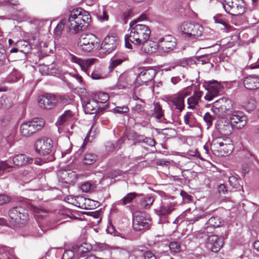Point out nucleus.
<instances>
[{
    "mask_svg": "<svg viewBox=\"0 0 259 259\" xmlns=\"http://www.w3.org/2000/svg\"><path fill=\"white\" fill-rule=\"evenodd\" d=\"M28 209H30L37 218H43L47 214V212L42 208L21 203L10 209V223L14 226L19 227L21 225L26 224L29 220Z\"/></svg>",
    "mask_w": 259,
    "mask_h": 259,
    "instance_id": "f257e3e1",
    "label": "nucleus"
},
{
    "mask_svg": "<svg viewBox=\"0 0 259 259\" xmlns=\"http://www.w3.org/2000/svg\"><path fill=\"white\" fill-rule=\"evenodd\" d=\"M130 33L124 36L125 46L126 48L132 49V45L144 47L149 39L151 30L148 26L144 24H136V21L130 23Z\"/></svg>",
    "mask_w": 259,
    "mask_h": 259,
    "instance_id": "f03ea898",
    "label": "nucleus"
},
{
    "mask_svg": "<svg viewBox=\"0 0 259 259\" xmlns=\"http://www.w3.org/2000/svg\"><path fill=\"white\" fill-rule=\"evenodd\" d=\"M91 15L82 9H75L70 12L66 28L70 34H76L87 27L91 22Z\"/></svg>",
    "mask_w": 259,
    "mask_h": 259,
    "instance_id": "7ed1b4c3",
    "label": "nucleus"
},
{
    "mask_svg": "<svg viewBox=\"0 0 259 259\" xmlns=\"http://www.w3.org/2000/svg\"><path fill=\"white\" fill-rule=\"evenodd\" d=\"M35 152L44 156V162L52 161L55 159L53 143L52 139L44 138L37 140L34 144Z\"/></svg>",
    "mask_w": 259,
    "mask_h": 259,
    "instance_id": "20e7f679",
    "label": "nucleus"
},
{
    "mask_svg": "<svg viewBox=\"0 0 259 259\" xmlns=\"http://www.w3.org/2000/svg\"><path fill=\"white\" fill-rule=\"evenodd\" d=\"M151 46V50H148L145 52L147 53H152L154 52L157 47L159 50L164 53H169L173 51L176 47L177 41L176 38L171 35H166L160 38L157 43V45L154 42L149 44Z\"/></svg>",
    "mask_w": 259,
    "mask_h": 259,
    "instance_id": "39448f33",
    "label": "nucleus"
},
{
    "mask_svg": "<svg viewBox=\"0 0 259 259\" xmlns=\"http://www.w3.org/2000/svg\"><path fill=\"white\" fill-rule=\"evenodd\" d=\"M98 46L96 36L92 33L82 34L77 41L79 50L84 53L93 51Z\"/></svg>",
    "mask_w": 259,
    "mask_h": 259,
    "instance_id": "423d86ee",
    "label": "nucleus"
},
{
    "mask_svg": "<svg viewBox=\"0 0 259 259\" xmlns=\"http://www.w3.org/2000/svg\"><path fill=\"white\" fill-rule=\"evenodd\" d=\"M44 125L42 119L34 118L23 123L20 127V132L22 136L27 137L41 129Z\"/></svg>",
    "mask_w": 259,
    "mask_h": 259,
    "instance_id": "0eeeda50",
    "label": "nucleus"
},
{
    "mask_svg": "<svg viewBox=\"0 0 259 259\" xmlns=\"http://www.w3.org/2000/svg\"><path fill=\"white\" fill-rule=\"evenodd\" d=\"M222 5L227 13L233 16L241 15L244 12L242 0H224Z\"/></svg>",
    "mask_w": 259,
    "mask_h": 259,
    "instance_id": "6e6552de",
    "label": "nucleus"
},
{
    "mask_svg": "<svg viewBox=\"0 0 259 259\" xmlns=\"http://www.w3.org/2000/svg\"><path fill=\"white\" fill-rule=\"evenodd\" d=\"M157 72L155 69L150 67H143L139 69V74L136 78V83L140 85L153 79Z\"/></svg>",
    "mask_w": 259,
    "mask_h": 259,
    "instance_id": "1a4fd4ad",
    "label": "nucleus"
},
{
    "mask_svg": "<svg viewBox=\"0 0 259 259\" xmlns=\"http://www.w3.org/2000/svg\"><path fill=\"white\" fill-rule=\"evenodd\" d=\"M70 60L72 62L78 65L81 70L85 73L88 76L90 75L89 68L96 62L98 60L96 58H89L87 59H82L73 54L69 55Z\"/></svg>",
    "mask_w": 259,
    "mask_h": 259,
    "instance_id": "9d476101",
    "label": "nucleus"
},
{
    "mask_svg": "<svg viewBox=\"0 0 259 259\" xmlns=\"http://www.w3.org/2000/svg\"><path fill=\"white\" fill-rule=\"evenodd\" d=\"M188 95L186 92H182L175 94L168 98V104L171 108L175 107L176 109L181 112L184 108V99Z\"/></svg>",
    "mask_w": 259,
    "mask_h": 259,
    "instance_id": "9b49d317",
    "label": "nucleus"
},
{
    "mask_svg": "<svg viewBox=\"0 0 259 259\" xmlns=\"http://www.w3.org/2000/svg\"><path fill=\"white\" fill-rule=\"evenodd\" d=\"M175 204L169 201H162L159 206L154 211L160 220L165 219L175 209Z\"/></svg>",
    "mask_w": 259,
    "mask_h": 259,
    "instance_id": "f8f14e48",
    "label": "nucleus"
},
{
    "mask_svg": "<svg viewBox=\"0 0 259 259\" xmlns=\"http://www.w3.org/2000/svg\"><path fill=\"white\" fill-rule=\"evenodd\" d=\"M119 45V38L116 35L106 37L103 40L101 47L105 53L109 54L115 50Z\"/></svg>",
    "mask_w": 259,
    "mask_h": 259,
    "instance_id": "ddd939ff",
    "label": "nucleus"
},
{
    "mask_svg": "<svg viewBox=\"0 0 259 259\" xmlns=\"http://www.w3.org/2000/svg\"><path fill=\"white\" fill-rule=\"evenodd\" d=\"M58 102L57 97L53 94H46L39 97L38 102L39 106L46 109H50L56 106Z\"/></svg>",
    "mask_w": 259,
    "mask_h": 259,
    "instance_id": "4468645a",
    "label": "nucleus"
},
{
    "mask_svg": "<svg viewBox=\"0 0 259 259\" xmlns=\"http://www.w3.org/2000/svg\"><path fill=\"white\" fill-rule=\"evenodd\" d=\"M209 215L208 212L205 211L204 210L197 208L192 211L189 210L186 212V220L190 224H193L200 220L205 219Z\"/></svg>",
    "mask_w": 259,
    "mask_h": 259,
    "instance_id": "2eb2a0df",
    "label": "nucleus"
},
{
    "mask_svg": "<svg viewBox=\"0 0 259 259\" xmlns=\"http://www.w3.org/2000/svg\"><path fill=\"white\" fill-rule=\"evenodd\" d=\"M229 118L233 126L237 129L242 128L246 124V117L240 111L234 110Z\"/></svg>",
    "mask_w": 259,
    "mask_h": 259,
    "instance_id": "dca6fc26",
    "label": "nucleus"
},
{
    "mask_svg": "<svg viewBox=\"0 0 259 259\" xmlns=\"http://www.w3.org/2000/svg\"><path fill=\"white\" fill-rule=\"evenodd\" d=\"M222 88L221 84L217 81H209L207 88V93L204 97L205 99L208 101L212 100L214 98L220 95L222 91Z\"/></svg>",
    "mask_w": 259,
    "mask_h": 259,
    "instance_id": "f3484780",
    "label": "nucleus"
},
{
    "mask_svg": "<svg viewBox=\"0 0 259 259\" xmlns=\"http://www.w3.org/2000/svg\"><path fill=\"white\" fill-rule=\"evenodd\" d=\"M133 226L134 229L137 231L148 229L150 226V220L143 214L137 215L134 217Z\"/></svg>",
    "mask_w": 259,
    "mask_h": 259,
    "instance_id": "a211bd4d",
    "label": "nucleus"
},
{
    "mask_svg": "<svg viewBox=\"0 0 259 259\" xmlns=\"http://www.w3.org/2000/svg\"><path fill=\"white\" fill-rule=\"evenodd\" d=\"M223 244V240L218 236L212 235L208 237L207 247L212 252L219 251Z\"/></svg>",
    "mask_w": 259,
    "mask_h": 259,
    "instance_id": "6ab92c4d",
    "label": "nucleus"
},
{
    "mask_svg": "<svg viewBox=\"0 0 259 259\" xmlns=\"http://www.w3.org/2000/svg\"><path fill=\"white\" fill-rule=\"evenodd\" d=\"M217 128L221 134L229 135L232 133L233 125L230 120L223 119L219 122Z\"/></svg>",
    "mask_w": 259,
    "mask_h": 259,
    "instance_id": "aec40b11",
    "label": "nucleus"
},
{
    "mask_svg": "<svg viewBox=\"0 0 259 259\" xmlns=\"http://www.w3.org/2000/svg\"><path fill=\"white\" fill-rule=\"evenodd\" d=\"M244 85L248 90H255L259 88V76L249 75L243 80Z\"/></svg>",
    "mask_w": 259,
    "mask_h": 259,
    "instance_id": "412c9836",
    "label": "nucleus"
},
{
    "mask_svg": "<svg viewBox=\"0 0 259 259\" xmlns=\"http://www.w3.org/2000/svg\"><path fill=\"white\" fill-rule=\"evenodd\" d=\"M82 106L86 114H91L96 113L99 109L97 102L93 99L89 100L87 102L83 101L82 102Z\"/></svg>",
    "mask_w": 259,
    "mask_h": 259,
    "instance_id": "4be33fe9",
    "label": "nucleus"
},
{
    "mask_svg": "<svg viewBox=\"0 0 259 259\" xmlns=\"http://www.w3.org/2000/svg\"><path fill=\"white\" fill-rule=\"evenodd\" d=\"M13 163L17 166H23L32 162L33 159L25 154H20L13 158Z\"/></svg>",
    "mask_w": 259,
    "mask_h": 259,
    "instance_id": "5701e85b",
    "label": "nucleus"
},
{
    "mask_svg": "<svg viewBox=\"0 0 259 259\" xmlns=\"http://www.w3.org/2000/svg\"><path fill=\"white\" fill-rule=\"evenodd\" d=\"M138 196V194L135 192L130 193L126 194L121 199L114 202L113 204V207H116L117 206L125 205L130 204L133 200ZM116 209V208H115Z\"/></svg>",
    "mask_w": 259,
    "mask_h": 259,
    "instance_id": "b1692460",
    "label": "nucleus"
},
{
    "mask_svg": "<svg viewBox=\"0 0 259 259\" xmlns=\"http://www.w3.org/2000/svg\"><path fill=\"white\" fill-rule=\"evenodd\" d=\"M14 257V248L6 246H0V259H12Z\"/></svg>",
    "mask_w": 259,
    "mask_h": 259,
    "instance_id": "393cba45",
    "label": "nucleus"
},
{
    "mask_svg": "<svg viewBox=\"0 0 259 259\" xmlns=\"http://www.w3.org/2000/svg\"><path fill=\"white\" fill-rule=\"evenodd\" d=\"M203 95V92L197 91L194 93L192 97L187 99L188 108L194 109L195 106L198 104L199 101Z\"/></svg>",
    "mask_w": 259,
    "mask_h": 259,
    "instance_id": "a878e982",
    "label": "nucleus"
},
{
    "mask_svg": "<svg viewBox=\"0 0 259 259\" xmlns=\"http://www.w3.org/2000/svg\"><path fill=\"white\" fill-rule=\"evenodd\" d=\"M217 101L219 103H221L228 116L231 112L234 111L233 110V103L231 100L227 98H221Z\"/></svg>",
    "mask_w": 259,
    "mask_h": 259,
    "instance_id": "bb28decb",
    "label": "nucleus"
},
{
    "mask_svg": "<svg viewBox=\"0 0 259 259\" xmlns=\"http://www.w3.org/2000/svg\"><path fill=\"white\" fill-rule=\"evenodd\" d=\"M217 101L219 103H221L228 116L231 112L234 111L233 110V103L231 100L227 98H221Z\"/></svg>",
    "mask_w": 259,
    "mask_h": 259,
    "instance_id": "cd10ccee",
    "label": "nucleus"
},
{
    "mask_svg": "<svg viewBox=\"0 0 259 259\" xmlns=\"http://www.w3.org/2000/svg\"><path fill=\"white\" fill-rule=\"evenodd\" d=\"M226 139H228L224 138L221 137L213 138L210 145V148L211 150L217 152L224 144V143L226 142Z\"/></svg>",
    "mask_w": 259,
    "mask_h": 259,
    "instance_id": "c85d7f7f",
    "label": "nucleus"
},
{
    "mask_svg": "<svg viewBox=\"0 0 259 259\" xmlns=\"http://www.w3.org/2000/svg\"><path fill=\"white\" fill-rule=\"evenodd\" d=\"M192 29L189 37V39L192 40H195L201 36L203 31V27L198 23H194Z\"/></svg>",
    "mask_w": 259,
    "mask_h": 259,
    "instance_id": "c756f323",
    "label": "nucleus"
},
{
    "mask_svg": "<svg viewBox=\"0 0 259 259\" xmlns=\"http://www.w3.org/2000/svg\"><path fill=\"white\" fill-rule=\"evenodd\" d=\"M211 110L215 115L219 117L228 116L221 103H219L217 101L213 103Z\"/></svg>",
    "mask_w": 259,
    "mask_h": 259,
    "instance_id": "7c9ffc66",
    "label": "nucleus"
},
{
    "mask_svg": "<svg viewBox=\"0 0 259 259\" xmlns=\"http://www.w3.org/2000/svg\"><path fill=\"white\" fill-rule=\"evenodd\" d=\"M62 177L64 182L67 184L74 183L77 180V175L75 171L65 170L62 173Z\"/></svg>",
    "mask_w": 259,
    "mask_h": 259,
    "instance_id": "2f4dec72",
    "label": "nucleus"
},
{
    "mask_svg": "<svg viewBox=\"0 0 259 259\" xmlns=\"http://www.w3.org/2000/svg\"><path fill=\"white\" fill-rule=\"evenodd\" d=\"M233 149L232 144L231 143V141L229 139H226V142L224 143L221 148L217 152L219 155L224 156L225 154L231 153Z\"/></svg>",
    "mask_w": 259,
    "mask_h": 259,
    "instance_id": "473e14b6",
    "label": "nucleus"
},
{
    "mask_svg": "<svg viewBox=\"0 0 259 259\" xmlns=\"http://www.w3.org/2000/svg\"><path fill=\"white\" fill-rule=\"evenodd\" d=\"M73 115V114L71 110H68L65 111L58 118V120L56 123V125L58 126L62 125L65 122L69 120Z\"/></svg>",
    "mask_w": 259,
    "mask_h": 259,
    "instance_id": "72a5a7b5",
    "label": "nucleus"
},
{
    "mask_svg": "<svg viewBox=\"0 0 259 259\" xmlns=\"http://www.w3.org/2000/svg\"><path fill=\"white\" fill-rule=\"evenodd\" d=\"M193 24L194 23L184 22L180 26V31L182 34L184 35V37L189 38L190 34H191L190 32L192 31V29L193 27Z\"/></svg>",
    "mask_w": 259,
    "mask_h": 259,
    "instance_id": "f704fd0d",
    "label": "nucleus"
},
{
    "mask_svg": "<svg viewBox=\"0 0 259 259\" xmlns=\"http://www.w3.org/2000/svg\"><path fill=\"white\" fill-rule=\"evenodd\" d=\"M221 221L220 218L218 217H211L206 223V227H211L213 228L219 227L221 225Z\"/></svg>",
    "mask_w": 259,
    "mask_h": 259,
    "instance_id": "c9c22d12",
    "label": "nucleus"
},
{
    "mask_svg": "<svg viewBox=\"0 0 259 259\" xmlns=\"http://www.w3.org/2000/svg\"><path fill=\"white\" fill-rule=\"evenodd\" d=\"M184 123L190 127L195 126V118L192 112H187L184 117Z\"/></svg>",
    "mask_w": 259,
    "mask_h": 259,
    "instance_id": "e433bc0d",
    "label": "nucleus"
},
{
    "mask_svg": "<svg viewBox=\"0 0 259 259\" xmlns=\"http://www.w3.org/2000/svg\"><path fill=\"white\" fill-rule=\"evenodd\" d=\"M90 76L93 79H100L104 78L106 75L103 72L102 69L100 67H96L92 72L90 74Z\"/></svg>",
    "mask_w": 259,
    "mask_h": 259,
    "instance_id": "4c0bfd02",
    "label": "nucleus"
},
{
    "mask_svg": "<svg viewBox=\"0 0 259 259\" xmlns=\"http://www.w3.org/2000/svg\"><path fill=\"white\" fill-rule=\"evenodd\" d=\"M97 156L91 153H87L84 155L82 162L84 164L90 165L94 163L97 160Z\"/></svg>",
    "mask_w": 259,
    "mask_h": 259,
    "instance_id": "58836bf2",
    "label": "nucleus"
},
{
    "mask_svg": "<svg viewBox=\"0 0 259 259\" xmlns=\"http://www.w3.org/2000/svg\"><path fill=\"white\" fill-rule=\"evenodd\" d=\"M54 251L55 250H53ZM56 253L60 255L59 257H56L57 259H71L74 255L73 252L72 250H67L64 252L63 254L61 255L63 250L61 249L56 250Z\"/></svg>",
    "mask_w": 259,
    "mask_h": 259,
    "instance_id": "ea45409f",
    "label": "nucleus"
},
{
    "mask_svg": "<svg viewBox=\"0 0 259 259\" xmlns=\"http://www.w3.org/2000/svg\"><path fill=\"white\" fill-rule=\"evenodd\" d=\"M109 97L107 93L104 92H100L96 96L95 101L97 102L98 104L99 103H104L109 100Z\"/></svg>",
    "mask_w": 259,
    "mask_h": 259,
    "instance_id": "a19ab883",
    "label": "nucleus"
},
{
    "mask_svg": "<svg viewBox=\"0 0 259 259\" xmlns=\"http://www.w3.org/2000/svg\"><path fill=\"white\" fill-rule=\"evenodd\" d=\"M154 202V199L151 197H146L143 198L140 202L141 206L144 209L149 208Z\"/></svg>",
    "mask_w": 259,
    "mask_h": 259,
    "instance_id": "79ce46f5",
    "label": "nucleus"
},
{
    "mask_svg": "<svg viewBox=\"0 0 259 259\" xmlns=\"http://www.w3.org/2000/svg\"><path fill=\"white\" fill-rule=\"evenodd\" d=\"M94 247L97 251H110V247L108 244L103 243H96Z\"/></svg>",
    "mask_w": 259,
    "mask_h": 259,
    "instance_id": "37998d69",
    "label": "nucleus"
},
{
    "mask_svg": "<svg viewBox=\"0 0 259 259\" xmlns=\"http://www.w3.org/2000/svg\"><path fill=\"white\" fill-rule=\"evenodd\" d=\"M169 247L171 252H179L181 248V243L178 241H172L169 243Z\"/></svg>",
    "mask_w": 259,
    "mask_h": 259,
    "instance_id": "c03bdc74",
    "label": "nucleus"
},
{
    "mask_svg": "<svg viewBox=\"0 0 259 259\" xmlns=\"http://www.w3.org/2000/svg\"><path fill=\"white\" fill-rule=\"evenodd\" d=\"M86 199L84 197L78 196L75 200L74 205L80 208L86 209L85 201Z\"/></svg>",
    "mask_w": 259,
    "mask_h": 259,
    "instance_id": "a18cd8bd",
    "label": "nucleus"
},
{
    "mask_svg": "<svg viewBox=\"0 0 259 259\" xmlns=\"http://www.w3.org/2000/svg\"><path fill=\"white\" fill-rule=\"evenodd\" d=\"M126 59V57H123L122 58H117L112 60V62L109 66L110 71H112L117 66L120 64Z\"/></svg>",
    "mask_w": 259,
    "mask_h": 259,
    "instance_id": "49530a36",
    "label": "nucleus"
},
{
    "mask_svg": "<svg viewBox=\"0 0 259 259\" xmlns=\"http://www.w3.org/2000/svg\"><path fill=\"white\" fill-rule=\"evenodd\" d=\"M154 112L153 115L158 119H160L163 116V111L160 105L158 103L155 104Z\"/></svg>",
    "mask_w": 259,
    "mask_h": 259,
    "instance_id": "de8ad7c7",
    "label": "nucleus"
},
{
    "mask_svg": "<svg viewBox=\"0 0 259 259\" xmlns=\"http://www.w3.org/2000/svg\"><path fill=\"white\" fill-rule=\"evenodd\" d=\"M97 16L98 19L101 21H106L108 19V16L104 7H102V9L100 10L99 13L98 14Z\"/></svg>",
    "mask_w": 259,
    "mask_h": 259,
    "instance_id": "09e8293b",
    "label": "nucleus"
},
{
    "mask_svg": "<svg viewBox=\"0 0 259 259\" xmlns=\"http://www.w3.org/2000/svg\"><path fill=\"white\" fill-rule=\"evenodd\" d=\"M19 77L20 75L18 72L17 71H14L10 75L7 79V81L10 83L15 82L18 80Z\"/></svg>",
    "mask_w": 259,
    "mask_h": 259,
    "instance_id": "8fccbe9b",
    "label": "nucleus"
},
{
    "mask_svg": "<svg viewBox=\"0 0 259 259\" xmlns=\"http://www.w3.org/2000/svg\"><path fill=\"white\" fill-rule=\"evenodd\" d=\"M203 119L208 126H211L212 124V121L214 117L209 113L206 112L203 116Z\"/></svg>",
    "mask_w": 259,
    "mask_h": 259,
    "instance_id": "3c124183",
    "label": "nucleus"
},
{
    "mask_svg": "<svg viewBox=\"0 0 259 259\" xmlns=\"http://www.w3.org/2000/svg\"><path fill=\"white\" fill-rule=\"evenodd\" d=\"M133 13L132 10H128L123 13V20L124 24H126L128 19L133 17Z\"/></svg>",
    "mask_w": 259,
    "mask_h": 259,
    "instance_id": "603ef678",
    "label": "nucleus"
},
{
    "mask_svg": "<svg viewBox=\"0 0 259 259\" xmlns=\"http://www.w3.org/2000/svg\"><path fill=\"white\" fill-rule=\"evenodd\" d=\"M214 21L217 23H219L222 24L225 26V28H228V24L225 21V20L222 19L221 16L216 15L213 17Z\"/></svg>",
    "mask_w": 259,
    "mask_h": 259,
    "instance_id": "864d4df0",
    "label": "nucleus"
},
{
    "mask_svg": "<svg viewBox=\"0 0 259 259\" xmlns=\"http://www.w3.org/2000/svg\"><path fill=\"white\" fill-rule=\"evenodd\" d=\"M66 21L65 20H62L56 26L55 31L57 33L58 32V34L61 33L62 30L64 28L65 25H66Z\"/></svg>",
    "mask_w": 259,
    "mask_h": 259,
    "instance_id": "5fc2aeb1",
    "label": "nucleus"
},
{
    "mask_svg": "<svg viewBox=\"0 0 259 259\" xmlns=\"http://www.w3.org/2000/svg\"><path fill=\"white\" fill-rule=\"evenodd\" d=\"M114 110L115 113L122 114L127 112L128 111V108L126 106L122 107H116Z\"/></svg>",
    "mask_w": 259,
    "mask_h": 259,
    "instance_id": "6e6d98bb",
    "label": "nucleus"
},
{
    "mask_svg": "<svg viewBox=\"0 0 259 259\" xmlns=\"http://www.w3.org/2000/svg\"><path fill=\"white\" fill-rule=\"evenodd\" d=\"M60 100L63 104H68L70 103L71 99L68 95H64L60 96Z\"/></svg>",
    "mask_w": 259,
    "mask_h": 259,
    "instance_id": "4d7b16f0",
    "label": "nucleus"
},
{
    "mask_svg": "<svg viewBox=\"0 0 259 259\" xmlns=\"http://www.w3.org/2000/svg\"><path fill=\"white\" fill-rule=\"evenodd\" d=\"M92 188V184L89 182H85L81 185V190L84 192H88Z\"/></svg>",
    "mask_w": 259,
    "mask_h": 259,
    "instance_id": "13d9d810",
    "label": "nucleus"
},
{
    "mask_svg": "<svg viewBox=\"0 0 259 259\" xmlns=\"http://www.w3.org/2000/svg\"><path fill=\"white\" fill-rule=\"evenodd\" d=\"M218 191L220 194L225 195L227 193V189L224 184H220L218 185Z\"/></svg>",
    "mask_w": 259,
    "mask_h": 259,
    "instance_id": "bf43d9fd",
    "label": "nucleus"
},
{
    "mask_svg": "<svg viewBox=\"0 0 259 259\" xmlns=\"http://www.w3.org/2000/svg\"><path fill=\"white\" fill-rule=\"evenodd\" d=\"M229 182L230 185L233 187H237V185L239 184V181L234 176L230 177L229 178Z\"/></svg>",
    "mask_w": 259,
    "mask_h": 259,
    "instance_id": "052dcab7",
    "label": "nucleus"
},
{
    "mask_svg": "<svg viewBox=\"0 0 259 259\" xmlns=\"http://www.w3.org/2000/svg\"><path fill=\"white\" fill-rule=\"evenodd\" d=\"M89 249L88 248H85L83 245H81L78 247L77 250V253L81 256H85V254L88 252Z\"/></svg>",
    "mask_w": 259,
    "mask_h": 259,
    "instance_id": "680f3d73",
    "label": "nucleus"
},
{
    "mask_svg": "<svg viewBox=\"0 0 259 259\" xmlns=\"http://www.w3.org/2000/svg\"><path fill=\"white\" fill-rule=\"evenodd\" d=\"M11 200V198L6 195L0 194V204H3L9 202Z\"/></svg>",
    "mask_w": 259,
    "mask_h": 259,
    "instance_id": "e2e57ef3",
    "label": "nucleus"
},
{
    "mask_svg": "<svg viewBox=\"0 0 259 259\" xmlns=\"http://www.w3.org/2000/svg\"><path fill=\"white\" fill-rule=\"evenodd\" d=\"M11 167V166L5 161L0 162V170L2 174L4 170L10 168Z\"/></svg>",
    "mask_w": 259,
    "mask_h": 259,
    "instance_id": "0e129e2a",
    "label": "nucleus"
},
{
    "mask_svg": "<svg viewBox=\"0 0 259 259\" xmlns=\"http://www.w3.org/2000/svg\"><path fill=\"white\" fill-rule=\"evenodd\" d=\"M143 142L147 144L150 146H154L155 145V142L154 140L151 138H145L143 139Z\"/></svg>",
    "mask_w": 259,
    "mask_h": 259,
    "instance_id": "69168bd1",
    "label": "nucleus"
},
{
    "mask_svg": "<svg viewBox=\"0 0 259 259\" xmlns=\"http://www.w3.org/2000/svg\"><path fill=\"white\" fill-rule=\"evenodd\" d=\"M145 259H156V257L154 254L151 251H147L144 254Z\"/></svg>",
    "mask_w": 259,
    "mask_h": 259,
    "instance_id": "338daca9",
    "label": "nucleus"
},
{
    "mask_svg": "<svg viewBox=\"0 0 259 259\" xmlns=\"http://www.w3.org/2000/svg\"><path fill=\"white\" fill-rule=\"evenodd\" d=\"M133 109L136 111L137 113H140L144 110L143 107L141 104H136Z\"/></svg>",
    "mask_w": 259,
    "mask_h": 259,
    "instance_id": "774afa93",
    "label": "nucleus"
}]
</instances>
